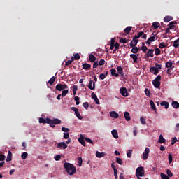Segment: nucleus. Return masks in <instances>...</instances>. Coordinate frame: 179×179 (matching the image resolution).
Masks as SVG:
<instances>
[{"label":"nucleus","mask_w":179,"mask_h":179,"mask_svg":"<svg viewBox=\"0 0 179 179\" xmlns=\"http://www.w3.org/2000/svg\"><path fill=\"white\" fill-rule=\"evenodd\" d=\"M83 139L85 142H87V143H90L91 145L94 144V142L92 141V139H90V138H89L85 137V138H83Z\"/></svg>","instance_id":"40"},{"label":"nucleus","mask_w":179,"mask_h":179,"mask_svg":"<svg viewBox=\"0 0 179 179\" xmlns=\"http://www.w3.org/2000/svg\"><path fill=\"white\" fill-rule=\"evenodd\" d=\"M161 76L158 75L157 76L156 78H155V80H153L152 81V85L155 87H156L157 89H158V87H159V86H161Z\"/></svg>","instance_id":"2"},{"label":"nucleus","mask_w":179,"mask_h":179,"mask_svg":"<svg viewBox=\"0 0 179 179\" xmlns=\"http://www.w3.org/2000/svg\"><path fill=\"white\" fill-rule=\"evenodd\" d=\"M150 72L152 73L153 75H157L158 69L157 67H151L150 68Z\"/></svg>","instance_id":"20"},{"label":"nucleus","mask_w":179,"mask_h":179,"mask_svg":"<svg viewBox=\"0 0 179 179\" xmlns=\"http://www.w3.org/2000/svg\"><path fill=\"white\" fill-rule=\"evenodd\" d=\"M124 120H126V121L131 120V117L129 116V112H124Z\"/></svg>","instance_id":"33"},{"label":"nucleus","mask_w":179,"mask_h":179,"mask_svg":"<svg viewBox=\"0 0 179 179\" xmlns=\"http://www.w3.org/2000/svg\"><path fill=\"white\" fill-rule=\"evenodd\" d=\"M83 107H84L85 109H87L89 108V103H87V102L83 103Z\"/></svg>","instance_id":"60"},{"label":"nucleus","mask_w":179,"mask_h":179,"mask_svg":"<svg viewBox=\"0 0 179 179\" xmlns=\"http://www.w3.org/2000/svg\"><path fill=\"white\" fill-rule=\"evenodd\" d=\"M152 27H153V29H157V28L159 27V23L157 22H153Z\"/></svg>","instance_id":"41"},{"label":"nucleus","mask_w":179,"mask_h":179,"mask_svg":"<svg viewBox=\"0 0 179 179\" xmlns=\"http://www.w3.org/2000/svg\"><path fill=\"white\" fill-rule=\"evenodd\" d=\"M173 17L171 16H165L164 19V22H169L170 21L173 20Z\"/></svg>","instance_id":"29"},{"label":"nucleus","mask_w":179,"mask_h":179,"mask_svg":"<svg viewBox=\"0 0 179 179\" xmlns=\"http://www.w3.org/2000/svg\"><path fill=\"white\" fill-rule=\"evenodd\" d=\"M138 43H139V41H138L137 38H133L132 41H131V43H129V46L131 48L136 47Z\"/></svg>","instance_id":"12"},{"label":"nucleus","mask_w":179,"mask_h":179,"mask_svg":"<svg viewBox=\"0 0 179 179\" xmlns=\"http://www.w3.org/2000/svg\"><path fill=\"white\" fill-rule=\"evenodd\" d=\"M116 71H117L121 77H124V71L122 69V67H121L120 66L116 67Z\"/></svg>","instance_id":"17"},{"label":"nucleus","mask_w":179,"mask_h":179,"mask_svg":"<svg viewBox=\"0 0 179 179\" xmlns=\"http://www.w3.org/2000/svg\"><path fill=\"white\" fill-rule=\"evenodd\" d=\"M112 136L114 137V138L117 139L119 138V136L117 135V131L115 129L112 130Z\"/></svg>","instance_id":"31"},{"label":"nucleus","mask_w":179,"mask_h":179,"mask_svg":"<svg viewBox=\"0 0 179 179\" xmlns=\"http://www.w3.org/2000/svg\"><path fill=\"white\" fill-rule=\"evenodd\" d=\"M166 174L168 177H173V173L169 169L166 170Z\"/></svg>","instance_id":"57"},{"label":"nucleus","mask_w":179,"mask_h":179,"mask_svg":"<svg viewBox=\"0 0 179 179\" xmlns=\"http://www.w3.org/2000/svg\"><path fill=\"white\" fill-rule=\"evenodd\" d=\"M178 24V22L176 21H171L169 22V24H168L169 29H174L175 26Z\"/></svg>","instance_id":"15"},{"label":"nucleus","mask_w":179,"mask_h":179,"mask_svg":"<svg viewBox=\"0 0 179 179\" xmlns=\"http://www.w3.org/2000/svg\"><path fill=\"white\" fill-rule=\"evenodd\" d=\"M62 131L69 132V131H70V129L69 128H66V127H62Z\"/></svg>","instance_id":"63"},{"label":"nucleus","mask_w":179,"mask_h":179,"mask_svg":"<svg viewBox=\"0 0 179 179\" xmlns=\"http://www.w3.org/2000/svg\"><path fill=\"white\" fill-rule=\"evenodd\" d=\"M55 82V77L53 76L52 78H50V80H48V84H50V85H53V83Z\"/></svg>","instance_id":"43"},{"label":"nucleus","mask_w":179,"mask_h":179,"mask_svg":"<svg viewBox=\"0 0 179 179\" xmlns=\"http://www.w3.org/2000/svg\"><path fill=\"white\" fill-rule=\"evenodd\" d=\"M57 148L60 150H65L68 148V145L64 142H60L57 144Z\"/></svg>","instance_id":"11"},{"label":"nucleus","mask_w":179,"mask_h":179,"mask_svg":"<svg viewBox=\"0 0 179 179\" xmlns=\"http://www.w3.org/2000/svg\"><path fill=\"white\" fill-rule=\"evenodd\" d=\"M168 161L169 164H171L173 162V156L171 154L168 155Z\"/></svg>","instance_id":"49"},{"label":"nucleus","mask_w":179,"mask_h":179,"mask_svg":"<svg viewBox=\"0 0 179 179\" xmlns=\"http://www.w3.org/2000/svg\"><path fill=\"white\" fill-rule=\"evenodd\" d=\"M165 67L168 68L166 70V73H170V71L174 69V66L173 65V62L168 61L165 63Z\"/></svg>","instance_id":"7"},{"label":"nucleus","mask_w":179,"mask_h":179,"mask_svg":"<svg viewBox=\"0 0 179 179\" xmlns=\"http://www.w3.org/2000/svg\"><path fill=\"white\" fill-rule=\"evenodd\" d=\"M69 94V90H64L63 92H62L61 96L63 97H65L67 94Z\"/></svg>","instance_id":"44"},{"label":"nucleus","mask_w":179,"mask_h":179,"mask_svg":"<svg viewBox=\"0 0 179 179\" xmlns=\"http://www.w3.org/2000/svg\"><path fill=\"white\" fill-rule=\"evenodd\" d=\"M166 47H168V43H164V42H162L158 45V48H159V49H164Z\"/></svg>","instance_id":"25"},{"label":"nucleus","mask_w":179,"mask_h":179,"mask_svg":"<svg viewBox=\"0 0 179 179\" xmlns=\"http://www.w3.org/2000/svg\"><path fill=\"white\" fill-rule=\"evenodd\" d=\"M89 61H90L91 63L96 62V57L94 56V55L90 54L89 55Z\"/></svg>","instance_id":"27"},{"label":"nucleus","mask_w":179,"mask_h":179,"mask_svg":"<svg viewBox=\"0 0 179 179\" xmlns=\"http://www.w3.org/2000/svg\"><path fill=\"white\" fill-rule=\"evenodd\" d=\"M149 154H150V148H145L144 152H143V157H142L143 160L145 161L146 159H148V157H149Z\"/></svg>","instance_id":"8"},{"label":"nucleus","mask_w":179,"mask_h":179,"mask_svg":"<svg viewBox=\"0 0 179 179\" xmlns=\"http://www.w3.org/2000/svg\"><path fill=\"white\" fill-rule=\"evenodd\" d=\"M62 123V121L59 119H53L52 124H50L51 128H55V125H59Z\"/></svg>","instance_id":"9"},{"label":"nucleus","mask_w":179,"mask_h":179,"mask_svg":"<svg viewBox=\"0 0 179 179\" xmlns=\"http://www.w3.org/2000/svg\"><path fill=\"white\" fill-rule=\"evenodd\" d=\"M131 48H132V50H131V52H132L133 54H137L138 50V47L134 46Z\"/></svg>","instance_id":"39"},{"label":"nucleus","mask_w":179,"mask_h":179,"mask_svg":"<svg viewBox=\"0 0 179 179\" xmlns=\"http://www.w3.org/2000/svg\"><path fill=\"white\" fill-rule=\"evenodd\" d=\"M146 57H153V49H149L146 53Z\"/></svg>","instance_id":"22"},{"label":"nucleus","mask_w":179,"mask_h":179,"mask_svg":"<svg viewBox=\"0 0 179 179\" xmlns=\"http://www.w3.org/2000/svg\"><path fill=\"white\" fill-rule=\"evenodd\" d=\"M82 66H83V69L84 70H90V68H92V66L87 63L83 64Z\"/></svg>","instance_id":"21"},{"label":"nucleus","mask_w":179,"mask_h":179,"mask_svg":"<svg viewBox=\"0 0 179 179\" xmlns=\"http://www.w3.org/2000/svg\"><path fill=\"white\" fill-rule=\"evenodd\" d=\"M153 52H155V55L158 56L161 54V50L159 48H155V50H153Z\"/></svg>","instance_id":"42"},{"label":"nucleus","mask_w":179,"mask_h":179,"mask_svg":"<svg viewBox=\"0 0 179 179\" xmlns=\"http://www.w3.org/2000/svg\"><path fill=\"white\" fill-rule=\"evenodd\" d=\"M78 90L77 85L72 86V94H73V96H76Z\"/></svg>","instance_id":"34"},{"label":"nucleus","mask_w":179,"mask_h":179,"mask_svg":"<svg viewBox=\"0 0 179 179\" xmlns=\"http://www.w3.org/2000/svg\"><path fill=\"white\" fill-rule=\"evenodd\" d=\"M75 115L76 117H77V118H78V120H83V117H82L79 113H75Z\"/></svg>","instance_id":"52"},{"label":"nucleus","mask_w":179,"mask_h":179,"mask_svg":"<svg viewBox=\"0 0 179 179\" xmlns=\"http://www.w3.org/2000/svg\"><path fill=\"white\" fill-rule=\"evenodd\" d=\"M11 152H9L8 153V157H6V159H5V161H6V162H10L11 161Z\"/></svg>","instance_id":"47"},{"label":"nucleus","mask_w":179,"mask_h":179,"mask_svg":"<svg viewBox=\"0 0 179 179\" xmlns=\"http://www.w3.org/2000/svg\"><path fill=\"white\" fill-rule=\"evenodd\" d=\"M160 105L161 106H164L165 109H168L169 107V103L166 101H162Z\"/></svg>","instance_id":"30"},{"label":"nucleus","mask_w":179,"mask_h":179,"mask_svg":"<svg viewBox=\"0 0 179 179\" xmlns=\"http://www.w3.org/2000/svg\"><path fill=\"white\" fill-rule=\"evenodd\" d=\"M162 179H170L169 176H166L165 173H161Z\"/></svg>","instance_id":"51"},{"label":"nucleus","mask_w":179,"mask_h":179,"mask_svg":"<svg viewBox=\"0 0 179 179\" xmlns=\"http://www.w3.org/2000/svg\"><path fill=\"white\" fill-rule=\"evenodd\" d=\"M141 51H143L144 53H146V50H149V49H148V47L145 46V43H141Z\"/></svg>","instance_id":"26"},{"label":"nucleus","mask_w":179,"mask_h":179,"mask_svg":"<svg viewBox=\"0 0 179 179\" xmlns=\"http://www.w3.org/2000/svg\"><path fill=\"white\" fill-rule=\"evenodd\" d=\"M146 37L147 35L145 34H144V32L141 31V32H138L137 35H135L134 36H133V38L134 39H138V38H143L144 40H146Z\"/></svg>","instance_id":"6"},{"label":"nucleus","mask_w":179,"mask_h":179,"mask_svg":"<svg viewBox=\"0 0 179 179\" xmlns=\"http://www.w3.org/2000/svg\"><path fill=\"white\" fill-rule=\"evenodd\" d=\"M78 142L82 144L83 146L85 147V141H84L83 137H79Z\"/></svg>","instance_id":"37"},{"label":"nucleus","mask_w":179,"mask_h":179,"mask_svg":"<svg viewBox=\"0 0 179 179\" xmlns=\"http://www.w3.org/2000/svg\"><path fill=\"white\" fill-rule=\"evenodd\" d=\"M129 40L126 39L125 38H120V40L119 41V42H120L121 43H124V44L129 43Z\"/></svg>","instance_id":"38"},{"label":"nucleus","mask_w":179,"mask_h":179,"mask_svg":"<svg viewBox=\"0 0 179 179\" xmlns=\"http://www.w3.org/2000/svg\"><path fill=\"white\" fill-rule=\"evenodd\" d=\"M120 94L124 97L129 96V92H127V89L126 87H121L120 88Z\"/></svg>","instance_id":"10"},{"label":"nucleus","mask_w":179,"mask_h":179,"mask_svg":"<svg viewBox=\"0 0 179 179\" xmlns=\"http://www.w3.org/2000/svg\"><path fill=\"white\" fill-rule=\"evenodd\" d=\"M120 45L119 44V43L116 42L115 44H114V47L115 50H118L120 48Z\"/></svg>","instance_id":"58"},{"label":"nucleus","mask_w":179,"mask_h":179,"mask_svg":"<svg viewBox=\"0 0 179 179\" xmlns=\"http://www.w3.org/2000/svg\"><path fill=\"white\" fill-rule=\"evenodd\" d=\"M173 47L175 49L179 48V37L178 39L173 41Z\"/></svg>","instance_id":"19"},{"label":"nucleus","mask_w":179,"mask_h":179,"mask_svg":"<svg viewBox=\"0 0 179 179\" xmlns=\"http://www.w3.org/2000/svg\"><path fill=\"white\" fill-rule=\"evenodd\" d=\"M158 143H159L160 144H164V143H166V139H164L163 138L162 135H159V138L158 139Z\"/></svg>","instance_id":"32"},{"label":"nucleus","mask_w":179,"mask_h":179,"mask_svg":"<svg viewBox=\"0 0 179 179\" xmlns=\"http://www.w3.org/2000/svg\"><path fill=\"white\" fill-rule=\"evenodd\" d=\"M150 106H151V109H152L153 111H156L157 108L152 100L150 101Z\"/></svg>","instance_id":"35"},{"label":"nucleus","mask_w":179,"mask_h":179,"mask_svg":"<svg viewBox=\"0 0 179 179\" xmlns=\"http://www.w3.org/2000/svg\"><path fill=\"white\" fill-rule=\"evenodd\" d=\"M64 169L66 171V173L70 176H73L76 173V166L69 162L64 164Z\"/></svg>","instance_id":"1"},{"label":"nucleus","mask_w":179,"mask_h":179,"mask_svg":"<svg viewBox=\"0 0 179 179\" xmlns=\"http://www.w3.org/2000/svg\"><path fill=\"white\" fill-rule=\"evenodd\" d=\"M129 57L133 59V63L137 64L139 61L138 60L137 55L131 54L129 55Z\"/></svg>","instance_id":"14"},{"label":"nucleus","mask_w":179,"mask_h":179,"mask_svg":"<svg viewBox=\"0 0 179 179\" xmlns=\"http://www.w3.org/2000/svg\"><path fill=\"white\" fill-rule=\"evenodd\" d=\"M132 29V27H127L126 29H124V32L126 34H129V32H131V30Z\"/></svg>","instance_id":"36"},{"label":"nucleus","mask_w":179,"mask_h":179,"mask_svg":"<svg viewBox=\"0 0 179 179\" xmlns=\"http://www.w3.org/2000/svg\"><path fill=\"white\" fill-rule=\"evenodd\" d=\"M141 124L143 125H145L146 122H145V119L144 118V117H141Z\"/></svg>","instance_id":"54"},{"label":"nucleus","mask_w":179,"mask_h":179,"mask_svg":"<svg viewBox=\"0 0 179 179\" xmlns=\"http://www.w3.org/2000/svg\"><path fill=\"white\" fill-rule=\"evenodd\" d=\"M105 62H106L104 61V59H101V60H99V62H98V64H99V66H103Z\"/></svg>","instance_id":"64"},{"label":"nucleus","mask_w":179,"mask_h":179,"mask_svg":"<svg viewBox=\"0 0 179 179\" xmlns=\"http://www.w3.org/2000/svg\"><path fill=\"white\" fill-rule=\"evenodd\" d=\"M110 71L112 76H114L115 78L119 77L120 73H117V70H115V69H112L110 70Z\"/></svg>","instance_id":"18"},{"label":"nucleus","mask_w":179,"mask_h":179,"mask_svg":"<svg viewBox=\"0 0 179 179\" xmlns=\"http://www.w3.org/2000/svg\"><path fill=\"white\" fill-rule=\"evenodd\" d=\"M110 117L113 118L117 119L119 118V114L115 111L110 112Z\"/></svg>","instance_id":"24"},{"label":"nucleus","mask_w":179,"mask_h":179,"mask_svg":"<svg viewBox=\"0 0 179 179\" xmlns=\"http://www.w3.org/2000/svg\"><path fill=\"white\" fill-rule=\"evenodd\" d=\"M132 152H133L132 150H129V151L127 153V157H129V158L132 157Z\"/></svg>","instance_id":"50"},{"label":"nucleus","mask_w":179,"mask_h":179,"mask_svg":"<svg viewBox=\"0 0 179 179\" xmlns=\"http://www.w3.org/2000/svg\"><path fill=\"white\" fill-rule=\"evenodd\" d=\"M72 62H73V57H71V60H67V62H66L65 64H66V66L71 65V63H72Z\"/></svg>","instance_id":"56"},{"label":"nucleus","mask_w":179,"mask_h":179,"mask_svg":"<svg viewBox=\"0 0 179 179\" xmlns=\"http://www.w3.org/2000/svg\"><path fill=\"white\" fill-rule=\"evenodd\" d=\"M116 163L122 165V159L121 158L116 157Z\"/></svg>","instance_id":"55"},{"label":"nucleus","mask_w":179,"mask_h":179,"mask_svg":"<svg viewBox=\"0 0 179 179\" xmlns=\"http://www.w3.org/2000/svg\"><path fill=\"white\" fill-rule=\"evenodd\" d=\"M27 157H28V153L24 152L21 155L22 159H26Z\"/></svg>","instance_id":"46"},{"label":"nucleus","mask_w":179,"mask_h":179,"mask_svg":"<svg viewBox=\"0 0 179 179\" xmlns=\"http://www.w3.org/2000/svg\"><path fill=\"white\" fill-rule=\"evenodd\" d=\"M95 155H96V157L97 158H102V157H104L106 154H104V152H100L99 151H96Z\"/></svg>","instance_id":"23"},{"label":"nucleus","mask_w":179,"mask_h":179,"mask_svg":"<svg viewBox=\"0 0 179 179\" xmlns=\"http://www.w3.org/2000/svg\"><path fill=\"white\" fill-rule=\"evenodd\" d=\"M87 87L91 90H94L95 89V83H93L92 80L89 81V85H87Z\"/></svg>","instance_id":"16"},{"label":"nucleus","mask_w":179,"mask_h":179,"mask_svg":"<svg viewBox=\"0 0 179 179\" xmlns=\"http://www.w3.org/2000/svg\"><path fill=\"white\" fill-rule=\"evenodd\" d=\"M145 176L144 168L141 166L138 167L136 170V176L137 177H143Z\"/></svg>","instance_id":"3"},{"label":"nucleus","mask_w":179,"mask_h":179,"mask_svg":"<svg viewBox=\"0 0 179 179\" xmlns=\"http://www.w3.org/2000/svg\"><path fill=\"white\" fill-rule=\"evenodd\" d=\"M52 121H53V120H51V119H50V118H46L45 124H52Z\"/></svg>","instance_id":"59"},{"label":"nucleus","mask_w":179,"mask_h":179,"mask_svg":"<svg viewBox=\"0 0 179 179\" xmlns=\"http://www.w3.org/2000/svg\"><path fill=\"white\" fill-rule=\"evenodd\" d=\"M72 58H73V60H80V57L78 53H76Z\"/></svg>","instance_id":"48"},{"label":"nucleus","mask_w":179,"mask_h":179,"mask_svg":"<svg viewBox=\"0 0 179 179\" xmlns=\"http://www.w3.org/2000/svg\"><path fill=\"white\" fill-rule=\"evenodd\" d=\"M91 98L95 101L96 104H100V101L99 100V98H97V96H96L95 93H91Z\"/></svg>","instance_id":"13"},{"label":"nucleus","mask_w":179,"mask_h":179,"mask_svg":"<svg viewBox=\"0 0 179 179\" xmlns=\"http://www.w3.org/2000/svg\"><path fill=\"white\" fill-rule=\"evenodd\" d=\"M77 161L78 162V166L79 167L82 166V164L83 163V160L82 159V157H79L77 159Z\"/></svg>","instance_id":"45"},{"label":"nucleus","mask_w":179,"mask_h":179,"mask_svg":"<svg viewBox=\"0 0 179 179\" xmlns=\"http://www.w3.org/2000/svg\"><path fill=\"white\" fill-rule=\"evenodd\" d=\"M152 36H153L150 37L149 39H148V41L145 42V44L148 45V46H150L152 43L156 41V37L157 36V34L152 33Z\"/></svg>","instance_id":"4"},{"label":"nucleus","mask_w":179,"mask_h":179,"mask_svg":"<svg viewBox=\"0 0 179 179\" xmlns=\"http://www.w3.org/2000/svg\"><path fill=\"white\" fill-rule=\"evenodd\" d=\"M66 89H68V85L65 84H58L57 86H55V90H58L59 92H62Z\"/></svg>","instance_id":"5"},{"label":"nucleus","mask_w":179,"mask_h":179,"mask_svg":"<svg viewBox=\"0 0 179 179\" xmlns=\"http://www.w3.org/2000/svg\"><path fill=\"white\" fill-rule=\"evenodd\" d=\"M45 121H46V119H43V118H39L38 119V122H40V124H45Z\"/></svg>","instance_id":"61"},{"label":"nucleus","mask_w":179,"mask_h":179,"mask_svg":"<svg viewBox=\"0 0 179 179\" xmlns=\"http://www.w3.org/2000/svg\"><path fill=\"white\" fill-rule=\"evenodd\" d=\"M150 94V90L149 89L146 88L145 89V95H146V96L149 97Z\"/></svg>","instance_id":"53"},{"label":"nucleus","mask_w":179,"mask_h":179,"mask_svg":"<svg viewBox=\"0 0 179 179\" xmlns=\"http://www.w3.org/2000/svg\"><path fill=\"white\" fill-rule=\"evenodd\" d=\"M171 106H173V108H175V109H178V108H179V103H178V101H173L172 103H171Z\"/></svg>","instance_id":"28"},{"label":"nucleus","mask_w":179,"mask_h":179,"mask_svg":"<svg viewBox=\"0 0 179 179\" xmlns=\"http://www.w3.org/2000/svg\"><path fill=\"white\" fill-rule=\"evenodd\" d=\"M99 66H100V64H99L97 62H94V64H93V65H92V68L96 69V68H97Z\"/></svg>","instance_id":"62"}]
</instances>
